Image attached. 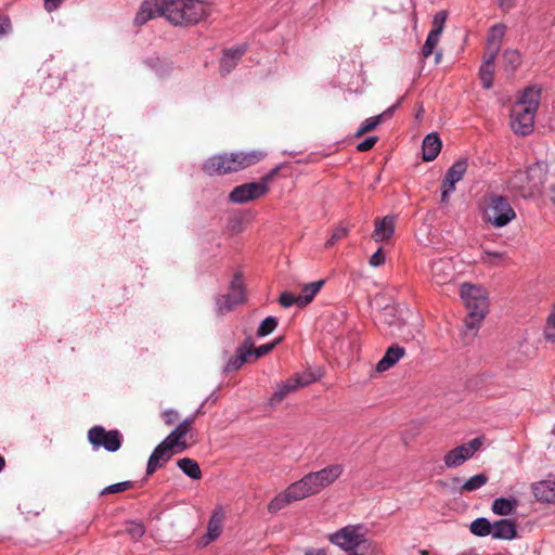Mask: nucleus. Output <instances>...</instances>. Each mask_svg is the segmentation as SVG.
Returning a JSON list of instances; mask_svg holds the SVG:
<instances>
[{
    "label": "nucleus",
    "mask_w": 555,
    "mask_h": 555,
    "mask_svg": "<svg viewBox=\"0 0 555 555\" xmlns=\"http://www.w3.org/2000/svg\"><path fill=\"white\" fill-rule=\"evenodd\" d=\"M175 454H177V452L164 440L155 448L150 456L146 473L152 475L163 463L170 460Z\"/></svg>",
    "instance_id": "obj_18"
},
{
    "label": "nucleus",
    "mask_w": 555,
    "mask_h": 555,
    "mask_svg": "<svg viewBox=\"0 0 555 555\" xmlns=\"http://www.w3.org/2000/svg\"><path fill=\"white\" fill-rule=\"evenodd\" d=\"M176 1L177 0H144L137 13L135 22L138 24H145L156 17H164L169 22V14L173 12Z\"/></svg>",
    "instance_id": "obj_10"
},
{
    "label": "nucleus",
    "mask_w": 555,
    "mask_h": 555,
    "mask_svg": "<svg viewBox=\"0 0 555 555\" xmlns=\"http://www.w3.org/2000/svg\"><path fill=\"white\" fill-rule=\"evenodd\" d=\"M550 199L555 204V184L550 186Z\"/></svg>",
    "instance_id": "obj_53"
},
{
    "label": "nucleus",
    "mask_w": 555,
    "mask_h": 555,
    "mask_svg": "<svg viewBox=\"0 0 555 555\" xmlns=\"http://www.w3.org/2000/svg\"><path fill=\"white\" fill-rule=\"evenodd\" d=\"M279 341H280V339L275 340L274 343H271V344L262 345L255 349H253L250 347H244L241 350L240 358L235 360V365L240 366L244 362L248 361L251 356H254L255 359H258V358L269 353Z\"/></svg>",
    "instance_id": "obj_26"
},
{
    "label": "nucleus",
    "mask_w": 555,
    "mask_h": 555,
    "mask_svg": "<svg viewBox=\"0 0 555 555\" xmlns=\"http://www.w3.org/2000/svg\"><path fill=\"white\" fill-rule=\"evenodd\" d=\"M485 439L477 437L467 443L457 446L448 451L443 456V463L447 468H456L472 459L483 446Z\"/></svg>",
    "instance_id": "obj_11"
},
{
    "label": "nucleus",
    "mask_w": 555,
    "mask_h": 555,
    "mask_svg": "<svg viewBox=\"0 0 555 555\" xmlns=\"http://www.w3.org/2000/svg\"><path fill=\"white\" fill-rule=\"evenodd\" d=\"M442 147L441 140L437 133H429L423 140L422 151L425 162L434 160L440 153Z\"/></svg>",
    "instance_id": "obj_22"
},
{
    "label": "nucleus",
    "mask_w": 555,
    "mask_h": 555,
    "mask_svg": "<svg viewBox=\"0 0 555 555\" xmlns=\"http://www.w3.org/2000/svg\"><path fill=\"white\" fill-rule=\"evenodd\" d=\"M191 428V421H183L177 428L165 439V441L176 451L180 453L188 448V434Z\"/></svg>",
    "instance_id": "obj_17"
},
{
    "label": "nucleus",
    "mask_w": 555,
    "mask_h": 555,
    "mask_svg": "<svg viewBox=\"0 0 555 555\" xmlns=\"http://www.w3.org/2000/svg\"><path fill=\"white\" fill-rule=\"evenodd\" d=\"M278 325V320L273 317L266 318L257 330V334L260 337H264L271 334Z\"/></svg>",
    "instance_id": "obj_37"
},
{
    "label": "nucleus",
    "mask_w": 555,
    "mask_h": 555,
    "mask_svg": "<svg viewBox=\"0 0 555 555\" xmlns=\"http://www.w3.org/2000/svg\"><path fill=\"white\" fill-rule=\"evenodd\" d=\"M547 179V165L535 163L525 170L517 171L511 183L514 188L521 190L528 195L540 193Z\"/></svg>",
    "instance_id": "obj_7"
},
{
    "label": "nucleus",
    "mask_w": 555,
    "mask_h": 555,
    "mask_svg": "<svg viewBox=\"0 0 555 555\" xmlns=\"http://www.w3.org/2000/svg\"><path fill=\"white\" fill-rule=\"evenodd\" d=\"M62 2H63V0H44V9L48 12H52V11L56 10L61 5Z\"/></svg>",
    "instance_id": "obj_48"
},
{
    "label": "nucleus",
    "mask_w": 555,
    "mask_h": 555,
    "mask_svg": "<svg viewBox=\"0 0 555 555\" xmlns=\"http://www.w3.org/2000/svg\"><path fill=\"white\" fill-rule=\"evenodd\" d=\"M480 261L489 267L503 266L507 262V256L504 251L483 249Z\"/></svg>",
    "instance_id": "obj_28"
},
{
    "label": "nucleus",
    "mask_w": 555,
    "mask_h": 555,
    "mask_svg": "<svg viewBox=\"0 0 555 555\" xmlns=\"http://www.w3.org/2000/svg\"><path fill=\"white\" fill-rule=\"evenodd\" d=\"M305 555H326L324 550L318 548V550H309L305 553Z\"/></svg>",
    "instance_id": "obj_52"
},
{
    "label": "nucleus",
    "mask_w": 555,
    "mask_h": 555,
    "mask_svg": "<svg viewBox=\"0 0 555 555\" xmlns=\"http://www.w3.org/2000/svg\"><path fill=\"white\" fill-rule=\"evenodd\" d=\"M540 100L541 89L539 87H527L519 93L513 105L509 119L511 128L516 134L528 135L533 131Z\"/></svg>",
    "instance_id": "obj_2"
},
{
    "label": "nucleus",
    "mask_w": 555,
    "mask_h": 555,
    "mask_svg": "<svg viewBox=\"0 0 555 555\" xmlns=\"http://www.w3.org/2000/svg\"><path fill=\"white\" fill-rule=\"evenodd\" d=\"M130 487H131V482H129V481L118 482V483L108 486L107 488H105L103 490L102 493L105 494V493L122 492V491L128 490Z\"/></svg>",
    "instance_id": "obj_45"
},
{
    "label": "nucleus",
    "mask_w": 555,
    "mask_h": 555,
    "mask_svg": "<svg viewBox=\"0 0 555 555\" xmlns=\"http://www.w3.org/2000/svg\"><path fill=\"white\" fill-rule=\"evenodd\" d=\"M498 7L502 11L508 12L515 7V0H498Z\"/></svg>",
    "instance_id": "obj_47"
},
{
    "label": "nucleus",
    "mask_w": 555,
    "mask_h": 555,
    "mask_svg": "<svg viewBox=\"0 0 555 555\" xmlns=\"http://www.w3.org/2000/svg\"><path fill=\"white\" fill-rule=\"evenodd\" d=\"M459 294L465 308L468 310V326H478L489 311V293L487 288L479 284L465 282L460 285Z\"/></svg>",
    "instance_id": "obj_4"
},
{
    "label": "nucleus",
    "mask_w": 555,
    "mask_h": 555,
    "mask_svg": "<svg viewBox=\"0 0 555 555\" xmlns=\"http://www.w3.org/2000/svg\"><path fill=\"white\" fill-rule=\"evenodd\" d=\"M88 439L93 447H103L109 452L120 448V434L117 430L107 431L103 427L95 426L89 430Z\"/></svg>",
    "instance_id": "obj_13"
},
{
    "label": "nucleus",
    "mask_w": 555,
    "mask_h": 555,
    "mask_svg": "<svg viewBox=\"0 0 555 555\" xmlns=\"http://www.w3.org/2000/svg\"><path fill=\"white\" fill-rule=\"evenodd\" d=\"M503 66L506 70L513 72L521 64V55L517 50H505L502 55Z\"/></svg>",
    "instance_id": "obj_33"
},
{
    "label": "nucleus",
    "mask_w": 555,
    "mask_h": 555,
    "mask_svg": "<svg viewBox=\"0 0 555 555\" xmlns=\"http://www.w3.org/2000/svg\"><path fill=\"white\" fill-rule=\"evenodd\" d=\"M177 417V413L173 412V411H167L164 413V420L167 424H171L173 423V421L176 420Z\"/></svg>",
    "instance_id": "obj_50"
},
{
    "label": "nucleus",
    "mask_w": 555,
    "mask_h": 555,
    "mask_svg": "<svg viewBox=\"0 0 555 555\" xmlns=\"http://www.w3.org/2000/svg\"><path fill=\"white\" fill-rule=\"evenodd\" d=\"M467 170V162L460 159L455 162L447 171L441 191V201L447 203L449 195L454 191L455 183L461 181Z\"/></svg>",
    "instance_id": "obj_14"
},
{
    "label": "nucleus",
    "mask_w": 555,
    "mask_h": 555,
    "mask_svg": "<svg viewBox=\"0 0 555 555\" xmlns=\"http://www.w3.org/2000/svg\"><path fill=\"white\" fill-rule=\"evenodd\" d=\"M453 481H454V482H459V481H460V479H459V478H454V479H453Z\"/></svg>",
    "instance_id": "obj_56"
},
{
    "label": "nucleus",
    "mask_w": 555,
    "mask_h": 555,
    "mask_svg": "<svg viewBox=\"0 0 555 555\" xmlns=\"http://www.w3.org/2000/svg\"><path fill=\"white\" fill-rule=\"evenodd\" d=\"M263 157L261 152H232L222 153L209 157L203 165V170L208 176H224L243 170Z\"/></svg>",
    "instance_id": "obj_3"
},
{
    "label": "nucleus",
    "mask_w": 555,
    "mask_h": 555,
    "mask_svg": "<svg viewBox=\"0 0 555 555\" xmlns=\"http://www.w3.org/2000/svg\"><path fill=\"white\" fill-rule=\"evenodd\" d=\"M271 177H264L260 181L244 183L235 186L229 194V201L234 204H245L264 196L269 191Z\"/></svg>",
    "instance_id": "obj_9"
},
{
    "label": "nucleus",
    "mask_w": 555,
    "mask_h": 555,
    "mask_svg": "<svg viewBox=\"0 0 555 555\" xmlns=\"http://www.w3.org/2000/svg\"><path fill=\"white\" fill-rule=\"evenodd\" d=\"M404 356V349L399 346H391L384 357L377 362L376 371L379 373L388 371Z\"/></svg>",
    "instance_id": "obj_23"
},
{
    "label": "nucleus",
    "mask_w": 555,
    "mask_h": 555,
    "mask_svg": "<svg viewBox=\"0 0 555 555\" xmlns=\"http://www.w3.org/2000/svg\"><path fill=\"white\" fill-rule=\"evenodd\" d=\"M245 301V288L242 280L236 276L230 286L229 293L219 302V310L228 312Z\"/></svg>",
    "instance_id": "obj_15"
},
{
    "label": "nucleus",
    "mask_w": 555,
    "mask_h": 555,
    "mask_svg": "<svg viewBox=\"0 0 555 555\" xmlns=\"http://www.w3.org/2000/svg\"><path fill=\"white\" fill-rule=\"evenodd\" d=\"M440 37L441 36L428 34L427 39L422 48V54L424 57H428L433 54L435 48L440 41Z\"/></svg>",
    "instance_id": "obj_39"
},
{
    "label": "nucleus",
    "mask_w": 555,
    "mask_h": 555,
    "mask_svg": "<svg viewBox=\"0 0 555 555\" xmlns=\"http://www.w3.org/2000/svg\"><path fill=\"white\" fill-rule=\"evenodd\" d=\"M492 524L486 518H477L470 524V532L477 537L491 534Z\"/></svg>",
    "instance_id": "obj_35"
},
{
    "label": "nucleus",
    "mask_w": 555,
    "mask_h": 555,
    "mask_svg": "<svg viewBox=\"0 0 555 555\" xmlns=\"http://www.w3.org/2000/svg\"><path fill=\"white\" fill-rule=\"evenodd\" d=\"M491 535L499 540H513L516 534V525L509 519H501L492 524Z\"/></svg>",
    "instance_id": "obj_21"
},
{
    "label": "nucleus",
    "mask_w": 555,
    "mask_h": 555,
    "mask_svg": "<svg viewBox=\"0 0 555 555\" xmlns=\"http://www.w3.org/2000/svg\"><path fill=\"white\" fill-rule=\"evenodd\" d=\"M225 511L223 507H216L210 516L207 526V537L210 541L216 540L222 532Z\"/></svg>",
    "instance_id": "obj_24"
},
{
    "label": "nucleus",
    "mask_w": 555,
    "mask_h": 555,
    "mask_svg": "<svg viewBox=\"0 0 555 555\" xmlns=\"http://www.w3.org/2000/svg\"><path fill=\"white\" fill-rule=\"evenodd\" d=\"M4 466V459L0 455V472L2 470Z\"/></svg>",
    "instance_id": "obj_54"
},
{
    "label": "nucleus",
    "mask_w": 555,
    "mask_h": 555,
    "mask_svg": "<svg viewBox=\"0 0 555 555\" xmlns=\"http://www.w3.org/2000/svg\"><path fill=\"white\" fill-rule=\"evenodd\" d=\"M347 233H348V231H347V229H346V228H343V227L337 228V229L333 232V234H332L331 238L326 242L325 246H326V247H331V246H333L337 241L343 240L344 237H346V236H347Z\"/></svg>",
    "instance_id": "obj_43"
},
{
    "label": "nucleus",
    "mask_w": 555,
    "mask_h": 555,
    "mask_svg": "<svg viewBox=\"0 0 555 555\" xmlns=\"http://www.w3.org/2000/svg\"><path fill=\"white\" fill-rule=\"evenodd\" d=\"M494 52H488L483 56L482 64L480 66V79L483 88L489 89L493 85V74H494Z\"/></svg>",
    "instance_id": "obj_25"
},
{
    "label": "nucleus",
    "mask_w": 555,
    "mask_h": 555,
    "mask_svg": "<svg viewBox=\"0 0 555 555\" xmlns=\"http://www.w3.org/2000/svg\"><path fill=\"white\" fill-rule=\"evenodd\" d=\"M179 468L190 478L198 480L202 478L199 465L192 459L184 457L178 461Z\"/></svg>",
    "instance_id": "obj_31"
},
{
    "label": "nucleus",
    "mask_w": 555,
    "mask_h": 555,
    "mask_svg": "<svg viewBox=\"0 0 555 555\" xmlns=\"http://www.w3.org/2000/svg\"><path fill=\"white\" fill-rule=\"evenodd\" d=\"M126 532L133 539L139 540L145 533V527L142 522L138 521H128L126 527Z\"/></svg>",
    "instance_id": "obj_38"
},
{
    "label": "nucleus",
    "mask_w": 555,
    "mask_h": 555,
    "mask_svg": "<svg viewBox=\"0 0 555 555\" xmlns=\"http://www.w3.org/2000/svg\"><path fill=\"white\" fill-rule=\"evenodd\" d=\"M505 34V26L504 25H495L490 29L489 38H488V46L490 51L489 52H496L499 49V44L501 39L503 38Z\"/></svg>",
    "instance_id": "obj_34"
},
{
    "label": "nucleus",
    "mask_w": 555,
    "mask_h": 555,
    "mask_svg": "<svg viewBox=\"0 0 555 555\" xmlns=\"http://www.w3.org/2000/svg\"><path fill=\"white\" fill-rule=\"evenodd\" d=\"M210 7L201 0H177L169 14L172 25H189L203 21L210 14Z\"/></svg>",
    "instance_id": "obj_6"
},
{
    "label": "nucleus",
    "mask_w": 555,
    "mask_h": 555,
    "mask_svg": "<svg viewBox=\"0 0 555 555\" xmlns=\"http://www.w3.org/2000/svg\"><path fill=\"white\" fill-rule=\"evenodd\" d=\"M279 301L284 308H289L293 305H297L299 307L298 296H295L289 292L282 293L280 295Z\"/></svg>",
    "instance_id": "obj_42"
},
{
    "label": "nucleus",
    "mask_w": 555,
    "mask_h": 555,
    "mask_svg": "<svg viewBox=\"0 0 555 555\" xmlns=\"http://www.w3.org/2000/svg\"><path fill=\"white\" fill-rule=\"evenodd\" d=\"M343 472V465L332 464L320 470L305 475L302 478L292 482L283 491L279 492L268 503V512L270 514H276L294 502L320 493L323 489L338 480Z\"/></svg>",
    "instance_id": "obj_1"
},
{
    "label": "nucleus",
    "mask_w": 555,
    "mask_h": 555,
    "mask_svg": "<svg viewBox=\"0 0 555 555\" xmlns=\"http://www.w3.org/2000/svg\"><path fill=\"white\" fill-rule=\"evenodd\" d=\"M431 279L439 285L449 283L454 275V263L451 258H440L430 266Z\"/></svg>",
    "instance_id": "obj_16"
},
{
    "label": "nucleus",
    "mask_w": 555,
    "mask_h": 555,
    "mask_svg": "<svg viewBox=\"0 0 555 555\" xmlns=\"http://www.w3.org/2000/svg\"><path fill=\"white\" fill-rule=\"evenodd\" d=\"M543 337L548 343H555V313L548 315L543 330Z\"/></svg>",
    "instance_id": "obj_40"
},
{
    "label": "nucleus",
    "mask_w": 555,
    "mask_h": 555,
    "mask_svg": "<svg viewBox=\"0 0 555 555\" xmlns=\"http://www.w3.org/2000/svg\"><path fill=\"white\" fill-rule=\"evenodd\" d=\"M369 529L363 524H349L343 526L326 537L327 541L344 552L358 550L364 546L365 550L375 552L376 545L369 540Z\"/></svg>",
    "instance_id": "obj_5"
},
{
    "label": "nucleus",
    "mask_w": 555,
    "mask_h": 555,
    "mask_svg": "<svg viewBox=\"0 0 555 555\" xmlns=\"http://www.w3.org/2000/svg\"><path fill=\"white\" fill-rule=\"evenodd\" d=\"M386 257L382 248H378L370 258L369 263L373 268L380 267L385 263Z\"/></svg>",
    "instance_id": "obj_44"
},
{
    "label": "nucleus",
    "mask_w": 555,
    "mask_h": 555,
    "mask_svg": "<svg viewBox=\"0 0 555 555\" xmlns=\"http://www.w3.org/2000/svg\"><path fill=\"white\" fill-rule=\"evenodd\" d=\"M376 141H377L376 137H370V138L365 139L364 141L360 142L357 145V150L360 151V152H366V151L371 150L374 146Z\"/></svg>",
    "instance_id": "obj_46"
},
{
    "label": "nucleus",
    "mask_w": 555,
    "mask_h": 555,
    "mask_svg": "<svg viewBox=\"0 0 555 555\" xmlns=\"http://www.w3.org/2000/svg\"><path fill=\"white\" fill-rule=\"evenodd\" d=\"M440 59H441V53H437L436 54V62L438 63L440 61Z\"/></svg>",
    "instance_id": "obj_55"
},
{
    "label": "nucleus",
    "mask_w": 555,
    "mask_h": 555,
    "mask_svg": "<svg viewBox=\"0 0 555 555\" xmlns=\"http://www.w3.org/2000/svg\"><path fill=\"white\" fill-rule=\"evenodd\" d=\"M517 505L516 499L499 498L492 503V512L496 515L507 516L516 509Z\"/></svg>",
    "instance_id": "obj_30"
},
{
    "label": "nucleus",
    "mask_w": 555,
    "mask_h": 555,
    "mask_svg": "<svg viewBox=\"0 0 555 555\" xmlns=\"http://www.w3.org/2000/svg\"><path fill=\"white\" fill-rule=\"evenodd\" d=\"M314 380L311 374H296L276 386L270 401L272 404L279 403L288 395L295 392L300 387L310 385Z\"/></svg>",
    "instance_id": "obj_12"
},
{
    "label": "nucleus",
    "mask_w": 555,
    "mask_h": 555,
    "mask_svg": "<svg viewBox=\"0 0 555 555\" xmlns=\"http://www.w3.org/2000/svg\"><path fill=\"white\" fill-rule=\"evenodd\" d=\"M375 553L376 551L372 553L371 551L365 550L364 546H361L358 550L347 552V555H375Z\"/></svg>",
    "instance_id": "obj_49"
},
{
    "label": "nucleus",
    "mask_w": 555,
    "mask_h": 555,
    "mask_svg": "<svg viewBox=\"0 0 555 555\" xmlns=\"http://www.w3.org/2000/svg\"><path fill=\"white\" fill-rule=\"evenodd\" d=\"M488 476L485 474H477L468 478L460 488V493L473 492L480 489L488 482Z\"/></svg>",
    "instance_id": "obj_32"
},
{
    "label": "nucleus",
    "mask_w": 555,
    "mask_h": 555,
    "mask_svg": "<svg viewBox=\"0 0 555 555\" xmlns=\"http://www.w3.org/2000/svg\"><path fill=\"white\" fill-rule=\"evenodd\" d=\"M448 14L446 11L437 12L431 22V30L429 34L441 36L446 26Z\"/></svg>",
    "instance_id": "obj_36"
},
{
    "label": "nucleus",
    "mask_w": 555,
    "mask_h": 555,
    "mask_svg": "<svg viewBox=\"0 0 555 555\" xmlns=\"http://www.w3.org/2000/svg\"><path fill=\"white\" fill-rule=\"evenodd\" d=\"M323 285V280L306 284L302 287L300 295H298L299 307H305L308 304H310L313 300L314 296L320 292Z\"/></svg>",
    "instance_id": "obj_27"
},
{
    "label": "nucleus",
    "mask_w": 555,
    "mask_h": 555,
    "mask_svg": "<svg viewBox=\"0 0 555 555\" xmlns=\"http://www.w3.org/2000/svg\"><path fill=\"white\" fill-rule=\"evenodd\" d=\"M395 218L391 216H386L382 219H376L375 229L372 233V238L375 242L388 241L395 233Z\"/></svg>",
    "instance_id": "obj_20"
},
{
    "label": "nucleus",
    "mask_w": 555,
    "mask_h": 555,
    "mask_svg": "<svg viewBox=\"0 0 555 555\" xmlns=\"http://www.w3.org/2000/svg\"><path fill=\"white\" fill-rule=\"evenodd\" d=\"M10 27V21L8 18L0 20V33H4Z\"/></svg>",
    "instance_id": "obj_51"
},
{
    "label": "nucleus",
    "mask_w": 555,
    "mask_h": 555,
    "mask_svg": "<svg viewBox=\"0 0 555 555\" xmlns=\"http://www.w3.org/2000/svg\"><path fill=\"white\" fill-rule=\"evenodd\" d=\"M243 53V49H233L225 51L220 63L221 72L227 74L230 73L237 65Z\"/></svg>",
    "instance_id": "obj_29"
},
{
    "label": "nucleus",
    "mask_w": 555,
    "mask_h": 555,
    "mask_svg": "<svg viewBox=\"0 0 555 555\" xmlns=\"http://www.w3.org/2000/svg\"><path fill=\"white\" fill-rule=\"evenodd\" d=\"M516 218V212L509 203L501 196H491L487 199L482 219L494 228H503Z\"/></svg>",
    "instance_id": "obj_8"
},
{
    "label": "nucleus",
    "mask_w": 555,
    "mask_h": 555,
    "mask_svg": "<svg viewBox=\"0 0 555 555\" xmlns=\"http://www.w3.org/2000/svg\"><path fill=\"white\" fill-rule=\"evenodd\" d=\"M531 491L538 502L555 504V480L544 479L533 482Z\"/></svg>",
    "instance_id": "obj_19"
},
{
    "label": "nucleus",
    "mask_w": 555,
    "mask_h": 555,
    "mask_svg": "<svg viewBox=\"0 0 555 555\" xmlns=\"http://www.w3.org/2000/svg\"><path fill=\"white\" fill-rule=\"evenodd\" d=\"M380 120H382V115L367 118L366 120H364V122L358 129V131L356 132V135L361 137L364 133L372 131L373 129H375L377 127V125L380 122Z\"/></svg>",
    "instance_id": "obj_41"
}]
</instances>
